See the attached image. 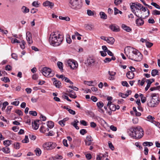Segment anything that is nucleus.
<instances>
[{
    "label": "nucleus",
    "instance_id": "f257e3e1",
    "mask_svg": "<svg viewBox=\"0 0 160 160\" xmlns=\"http://www.w3.org/2000/svg\"><path fill=\"white\" fill-rule=\"evenodd\" d=\"M125 53L128 58L132 60L140 61L142 59V55L137 49L131 47H127L124 49Z\"/></svg>",
    "mask_w": 160,
    "mask_h": 160
},
{
    "label": "nucleus",
    "instance_id": "f03ea898",
    "mask_svg": "<svg viewBox=\"0 0 160 160\" xmlns=\"http://www.w3.org/2000/svg\"><path fill=\"white\" fill-rule=\"evenodd\" d=\"M62 41V37L58 33H52L49 37V42L51 45L53 46L59 45Z\"/></svg>",
    "mask_w": 160,
    "mask_h": 160
},
{
    "label": "nucleus",
    "instance_id": "7ed1b4c3",
    "mask_svg": "<svg viewBox=\"0 0 160 160\" xmlns=\"http://www.w3.org/2000/svg\"><path fill=\"white\" fill-rule=\"evenodd\" d=\"M130 132L132 133H129V135L132 136L133 138L138 139L141 138L143 136L144 131L140 127H133L130 129Z\"/></svg>",
    "mask_w": 160,
    "mask_h": 160
},
{
    "label": "nucleus",
    "instance_id": "20e7f679",
    "mask_svg": "<svg viewBox=\"0 0 160 160\" xmlns=\"http://www.w3.org/2000/svg\"><path fill=\"white\" fill-rule=\"evenodd\" d=\"M150 98V100L147 101L148 105L151 107L157 106L159 102V98L157 94L156 93L152 94Z\"/></svg>",
    "mask_w": 160,
    "mask_h": 160
},
{
    "label": "nucleus",
    "instance_id": "39448f33",
    "mask_svg": "<svg viewBox=\"0 0 160 160\" xmlns=\"http://www.w3.org/2000/svg\"><path fill=\"white\" fill-rule=\"evenodd\" d=\"M130 8L132 12L138 10H142V11L145 12L146 11V8L143 7L142 5L138 2L132 3L130 4Z\"/></svg>",
    "mask_w": 160,
    "mask_h": 160
},
{
    "label": "nucleus",
    "instance_id": "423d86ee",
    "mask_svg": "<svg viewBox=\"0 0 160 160\" xmlns=\"http://www.w3.org/2000/svg\"><path fill=\"white\" fill-rule=\"evenodd\" d=\"M69 6L72 9L78 10L82 7L80 0H69Z\"/></svg>",
    "mask_w": 160,
    "mask_h": 160
},
{
    "label": "nucleus",
    "instance_id": "0eeeda50",
    "mask_svg": "<svg viewBox=\"0 0 160 160\" xmlns=\"http://www.w3.org/2000/svg\"><path fill=\"white\" fill-rule=\"evenodd\" d=\"M41 72L44 76L48 78L52 77L54 75L51 69L47 67L43 68L41 70Z\"/></svg>",
    "mask_w": 160,
    "mask_h": 160
},
{
    "label": "nucleus",
    "instance_id": "6e6552de",
    "mask_svg": "<svg viewBox=\"0 0 160 160\" xmlns=\"http://www.w3.org/2000/svg\"><path fill=\"white\" fill-rule=\"evenodd\" d=\"M56 146V144L52 142H46L43 145L44 149L48 150H51L55 148Z\"/></svg>",
    "mask_w": 160,
    "mask_h": 160
},
{
    "label": "nucleus",
    "instance_id": "1a4fd4ad",
    "mask_svg": "<svg viewBox=\"0 0 160 160\" xmlns=\"http://www.w3.org/2000/svg\"><path fill=\"white\" fill-rule=\"evenodd\" d=\"M67 64L70 68L72 69H75L78 66V64L74 60H69L67 61Z\"/></svg>",
    "mask_w": 160,
    "mask_h": 160
},
{
    "label": "nucleus",
    "instance_id": "9d476101",
    "mask_svg": "<svg viewBox=\"0 0 160 160\" xmlns=\"http://www.w3.org/2000/svg\"><path fill=\"white\" fill-rule=\"evenodd\" d=\"M26 37L27 40L29 44L32 43L33 41L32 39V35L31 32H27L26 33Z\"/></svg>",
    "mask_w": 160,
    "mask_h": 160
},
{
    "label": "nucleus",
    "instance_id": "9b49d317",
    "mask_svg": "<svg viewBox=\"0 0 160 160\" xmlns=\"http://www.w3.org/2000/svg\"><path fill=\"white\" fill-rule=\"evenodd\" d=\"M42 5L44 7L49 6L51 8H52L54 5L53 3L50 2V1L48 0L44 2Z\"/></svg>",
    "mask_w": 160,
    "mask_h": 160
},
{
    "label": "nucleus",
    "instance_id": "f8f14e48",
    "mask_svg": "<svg viewBox=\"0 0 160 160\" xmlns=\"http://www.w3.org/2000/svg\"><path fill=\"white\" fill-rule=\"evenodd\" d=\"M109 28L113 32H118L120 31L119 27L115 24H112L109 26Z\"/></svg>",
    "mask_w": 160,
    "mask_h": 160
},
{
    "label": "nucleus",
    "instance_id": "ddd939ff",
    "mask_svg": "<svg viewBox=\"0 0 160 160\" xmlns=\"http://www.w3.org/2000/svg\"><path fill=\"white\" fill-rule=\"evenodd\" d=\"M144 21L142 18H138L136 21V23L138 26H142L144 24Z\"/></svg>",
    "mask_w": 160,
    "mask_h": 160
},
{
    "label": "nucleus",
    "instance_id": "4468645a",
    "mask_svg": "<svg viewBox=\"0 0 160 160\" xmlns=\"http://www.w3.org/2000/svg\"><path fill=\"white\" fill-rule=\"evenodd\" d=\"M142 10H138L133 12L136 16L138 18H142Z\"/></svg>",
    "mask_w": 160,
    "mask_h": 160
},
{
    "label": "nucleus",
    "instance_id": "2eb2a0df",
    "mask_svg": "<svg viewBox=\"0 0 160 160\" xmlns=\"http://www.w3.org/2000/svg\"><path fill=\"white\" fill-rule=\"evenodd\" d=\"M39 121V120L37 121H34L33 122H32V127L35 130H37L38 129L39 125L38 123V122Z\"/></svg>",
    "mask_w": 160,
    "mask_h": 160
},
{
    "label": "nucleus",
    "instance_id": "dca6fc26",
    "mask_svg": "<svg viewBox=\"0 0 160 160\" xmlns=\"http://www.w3.org/2000/svg\"><path fill=\"white\" fill-rule=\"evenodd\" d=\"M127 77L129 79H133L134 77V74L132 72H128L126 73Z\"/></svg>",
    "mask_w": 160,
    "mask_h": 160
},
{
    "label": "nucleus",
    "instance_id": "f3484780",
    "mask_svg": "<svg viewBox=\"0 0 160 160\" xmlns=\"http://www.w3.org/2000/svg\"><path fill=\"white\" fill-rule=\"evenodd\" d=\"M107 42L109 44L112 45L115 42V39L112 37H109L107 38Z\"/></svg>",
    "mask_w": 160,
    "mask_h": 160
},
{
    "label": "nucleus",
    "instance_id": "a211bd4d",
    "mask_svg": "<svg viewBox=\"0 0 160 160\" xmlns=\"http://www.w3.org/2000/svg\"><path fill=\"white\" fill-rule=\"evenodd\" d=\"M122 28L124 30L126 31L127 32H130L131 30V29L128 26H127L125 24H122Z\"/></svg>",
    "mask_w": 160,
    "mask_h": 160
},
{
    "label": "nucleus",
    "instance_id": "6ab92c4d",
    "mask_svg": "<svg viewBox=\"0 0 160 160\" xmlns=\"http://www.w3.org/2000/svg\"><path fill=\"white\" fill-rule=\"evenodd\" d=\"M95 62V60L91 58H89L87 60V63L88 65H94V63Z\"/></svg>",
    "mask_w": 160,
    "mask_h": 160
},
{
    "label": "nucleus",
    "instance_id": "aec40b11",
    "mask_svg": "<svg viewBox=\"0 0 160 160\" xmlns=\"http://www.w3.org/2000/svg\"><path fill=\"white\" fill-rule=\"evenodd\" d=\"M99 15L100 16V18L102 19L105 20L107 18V15L104 12H100L99 13Z\"/></svg>",
    "mask_w": 160,
    "mask_h": 160
},
{
    "label": "nucleus",
    "instance_id": "412c9836",
    "mask_svg": "<svg viewBox=\"0 0 160 160\" xmlns=\"http://www.w3.org/2000/svg\"><path fill=\"white\" fill-rule=\"evenodd\" d=\"M1 150L5 153H8L10 152V148L7 147L2 148Z\"/></svg>",
    "mask_w": 160,
    "mask_h": 160
},
{
    "label": "nucleus",
    "instance_id": "4be33fe9",
    "mask_svg": "<svg viewBox=\"0 0 160 160\" xmlns=\"http://www.w3.org/2000/svg\"><path fill=\"white\" fill-rule=\"evenodd\" d=\"M84 27L86 30H91L93 28L94 26L92 24H86Z\"/></svg>",
    "mask_w": 160,
    "mask_h": 160
},
{
    "label": "nucleus",
    "instance_id": "5701e85b",
    "mask_svg": "<svg viewBox=\"0 0 160 160\" xmlns=\"http://www.w3.org/2000/svg\"><path fill=\"white\" fill-rule=\"evenodd\" d=\"M79 121L77 120L76 119L73 122H72L71 124L76 129L78 130L79 129V128L77 126V123Z\"/></svg>",
    "mask_w": 160,
    "mask_h": 160
},
{
    "label": "nucleus",
    "instance_id": "b1692460",
    "mask_svg": "<svg viewBox=\"0 0 160 160\" xmlns=\"http://www.w3.org/2000/svg\"><path fill=\"white\" fill-rule=\"evenodd\" d=\"M57 66L60 69V71L61 72H63V64L62 63L60 62H57Z\"/></svg>",
    "mask_w": 160,
    "mask_h": 160
},
{
    "label": "nucleus",
    "instance_id": "393cba45",
    "mask_svg": "<svg viewBox=\"0 0 160 160\" xmlns=\"http://www.w3.org/2000/svg\"><path fill=\"white\" fill-rule=\"evenodd\" d=\"M53 84L57 88H61V83L60 81L58 80L55 81Z\"/></svg>",
    "mask_w": 160,
    "mask_h": 160
},
{
    "label": "nucleus",
    "instance_id": "a878e982",
    "mask_svg": "<svg viewBox=\"0 0 160 160\" xmlns=\"http://www.w3.org/2000/svg\"><path fill=\"white\" fill-rule=\"evenodd\" d=\"M153 144L152 142H145L143 143L142 145L143 146L146 147V146H149L150 147L152 146Z\"/></svg>",
    "mask_w": 160,
    "mask_h": 160
},
{
    "label": "nucleus",
    "instance_id": "bb28decb",
    "mask_svg": "<svg viewBox=\"0 0 160 160\" xmlns=\"http://www.w3.org/2000/svg\"><path fill=\"white\" fill-rule=\"evenodd\" d=\"M12 142V141L10 140H7L3 141V144L8 147L10 145Z\"/></svg>",
    "mask_w": 160,
    "mask_h": 160
},
{
    "label": "nucleus",
    "instance_id": "cd10ccee",
    "mask_svg": "<svg viewBox=\"0 0 160 160\" xmlns=\"http://www.w3.org/2000/svg\"><path fill=\"white\" fill-rule=\"evenodd\" d=\"M22 12L24 13H26L29 12V10L25 6H23L21 8Z\"/></svg>",
    "mask_w": 160,
    "mask_h": 160
},
{
    "label": "nucleus",
    "instance_id": "c85d7f7f",
    "mask_svg": "<svg viewBox=\"0 0 160 160\" xmlns=\"http://www.w3.org/2000/svg\"><path fill=\"white\" fill-rule=\"evenodd\" d=\"M60 19L65 20L67 21H69L70 20V18L68 17H63L61 16L59 17Z\"/></svg>",
    "mask_w": 160,
    "mask_h": 160
},
{
    "label": "nucleus",
    "instance_id": "c756f323",
    "mask_svg": "<svg viewBox=\"0 0 160 160\" xmlns=\"http://www.w3.org/2000/svg\"><path fill=\"white\" fill-rule=\"evenodd\" d=\"M47 125L48 127L51 128H52L54 126L53 122L52 121H48Z\"/></svg>",
    "mask_w": 160,
    "mask_h": 160
},
{
    "label": "nucleus",
    "instance_id": "7c9ffc66",
    "mask_svg": "<svg viewBox=\"0 0 160 160\" xmlns=\"http://www.w3.org/2000/svg\"><path fill=\"white\" fill-rule=\"evenodd\" d=\"M147 120L150 122H153L155 121L153 120L155 119V118L151 115H149L147 117Z\"/></svg>",
    "mask_w": 160,
    "mask_h": 160
},
{
    "label": "nucleus",
    "instance_id": "2f4dec72",
    "mask_svg": "<svg viewBox=\"0 0 160 160\" xmlns=\"http://www.w3.org/2000/svg\"><path fill=\"white\" fill-rule=\"evenodd\" d=\"M116 105L114 104H112L109 105V108L112 111H115L116 110Z\"/></svg>",
    "mask_w": 160,
    "mask_h": 160
},
{
    "label": "nucleus",
    "instance_id": "473e14b6",
    "mask_svg": "<svg viewBox=\"0 0 160 160\" xmlns=\"http://www.w3.org/2000/svg\"><path fill=\"white\" fill-rule=\"evenodd\" d=\"M97 105L99 108L101 109L103 107L104 104L102 102L100 101L97 103Z\"/></svg>",
    "mask_w": 160,
    "mask_h": 160
},
{
    "label": "nucleus",
    "instance_id": "72a5a7b5",
    "mask_svg": "<svg viewBox=\"0 0 160 160\" xmlns=\"http://www.w3.org/2000/svg\"><path fill=\"white\" fill-rule=\"evenodd\" d=\"M119 13H120L121 14H122V12L118 10L116 8H114V14L116 15Z\"/></svg>",
    "mask_w": 160,
    "mask_h": 160
},
{
    "label": "nucleus",
    "instance_id": "f704fd0d",
    "mask_svg": "<svg viewBox=\"0 0 160 160\" xmlns=\"http://www.w3.org/2000/svg\"><path fill=\"white\" fill-rule=\"evenodd\" d=\"M1 80L5 82H10L9 79L8 77H4L1 78Z\"/></svg>",
    "mask_w": 160,
    "mask_h": 160
},
{
    "label": "nucleus",
    "instance_id": "c9c22d12",
    "mask_svg": "<svg viewBox=\"0 0 160 160\" xmlns=\"http://www.w3.org/2000/svg\"><path fill=\"white\" fill-rule=\"evenodd\" d=\"M40 3H38V1H34L32 3V5L33 6H34L35 7L37 8L38 7L40 4Z\"/></svg>",
    "mask_w": 160,
    "mask_h": 160
},
{
    "label": "nucleus",
    "instance_id": "e433bc0d",
    "mask_svg": "<svg viewBox=\"0 0 160 160\" xmlns=\"http://www.w3.org/2000/svg\"><path fill=\"white\" fill-rule=\"evenodd\" d=\"M35 152H36V154L37 156H39L41 153L40 149L38 148L35 150Z\"/></svg>",
    "mask_w": 160,
    "mask_h": 160
},
{
    "label": "nucleus",
    "instance_id": "4c0bfd02",
    "mask_svg": "<svg viewBox=\"0 0 160 160\" xmlns=\"http://www.w3.org/2000/svg\"><path fill=\"white\" fill-rule=\"evenodd\" d=\"M158 71V70L156 69H153L152 71L151 74L152 76H155L157 74Z\"/></svg>",
    "mask_w": 160,
    "mask_h": 160
},
{
    "label": "nucleus",
    "instance_id": "58836bf2",
    "mask_svg": "<svg viewBox=\"0 0 160 160\" xmlns=\"http://www.w3.org/2000/svg\"><path fill=\"white\" fill-rule=\"evenodd\" d=\"M160 89V86H158L156 87H154L151 88L150 90L151 91H152L155 90H159Z\"/></svg>",
    "mask_w": 160,
    "mask_h": 160
},
{
    "label": "nucleus",
    "instance_id": "ea45409f",
    "mask_svg": "<svg viewBox=\"0 0 160 160\" xmlns=\"http://www.w3.org/2000/svg\"><path fill=\"white\" fill-rule=\"evenodd\" d=\"M14 148L16 149H18L20 148V143L16 142L14 144Z\"/></svg>",
    "mask_w": 160,
    "mask_h": 160
},
{
    "label": "nucleus",
    "instance_id": "a19ab883",
    "mask_svg": "<svg viewBox=\"0 0 160 160\" xmlns=\"http://www.w3.org/2000/svg\"><path fill=\"white\" fill-rule=\"evenodd\" d=\"M8 103L7 102H4L2 104V111L4 110L6 107V106L8 105Z\"/></svg>",
    "mask_w": 160,
    "mask_h": 160
},
{
    "label": "nucleus",
    "instance_id": "79ce46f5",
    "mask_svg": "<svg viewBox=\"0 0 160 160\" xmlns=\"http://www.w3.org/2000/svg\"><path fill=\"white\" fill-rule=\"evenodd\" d=\"M66 41L69 44L71 43L72 42V40L70 38V36L69 35L67 36L66 38Z\"/></svg>",
    "mask_w": 160,
    "mask_h": 160
},
{
    "label": "nucleus",
    "instance_id": "37998d69",
    "mask_svg": "<svg viewBox=\"0 0 160 160\" xmlns=\"http://www.w3.org/2000/svg\"><path fill=\"white\" fill-rule=\"evenodd\" d=\"M152 14L154 15L160 14V11L156 10L152 11Z\"/></svg>",
    "mask_w": 160,
    "mask_h": 160
},
{
    "label": "nucleus",
    "instance_id": "c03bdc74",
    "mask_svg": "<svg viewBox=\"0 0 160 160\" xmlns=\"http://www.w3.org/2000/svg\"><path fill=\"white\" fill-rule=\"evenodd\" d=\"M29 113L30 114L34 116H36L37 115V113L35 111H30Z\"/></svg>",
    "mask_w": 160,
    "mask_h": 160
},
{
    "label": "nucleus",
    "instance_id": "a18cd8bd",
    "mask_svg": "<svg viewBox=\"0 0 160 160\" xmlns=\"http://www.w3.org/2000/svg\"><path fill=\"white\" fill-rule=\"evenodd\" d=\"M151 5L155 7L156 8L160 9V6L155 2H152Z\"/></svg>",
    "mask_w": 160,
    "mask_h": 160
},
{
    "label": "nucleus",
    "instance_id": "49530a36",
    "mask_svg": "<svg viewBox=\"0 0 160 160\" xmlns=\"http://www.w3.org/2000/svg\"><path fill=\"white\" fill-rule=\"evenodd\" d=\"M12 106H8V107L6 111L7 113L9 114L10 113V111L12 108Z\"/></svg>",
    "mask_w": 160,
    "mask_h": 160
},
{
    "label": "nucleus",
    "instance_id": "de8ad7c7",
    "mask_svg": "<svg viewBox=\"0 0 160 160\" xmlns=\"http://www.w3.org/2000/svg\"><path fill=\"white\" fill-rule=\"evenodd\" d=\"M87 13L89 16H93L94 15V12L91 10L88 9L87 10Z\"/></svg>",
    "mask_w": 160,
    "mask_h": 160
},
{
    "label": "nucleus",
    "instance_id": "09e8293b",
    "mask_svg": "<svg viewBox=\"0 0 160 160\" xmlns=\"http://www.w3.org/2000/svg\"><path fill=\"white\" fill-rule=\"evenodd\" d=\"M122 1V0H114V3L116 5H118L121 4Z\"/></svg>",
    "mask_w": 160,
    "mask_h": 160
},
{
    "label": "nucleus",
    "instance_id": "8fccbe9b",
    "mask_svg": "<svg viewBox=\"0 0 160 160\" xmlns=\"http://www.w3.org/2000/svg\"><path fill=\"white\" fill-rule=\"evenodd\" d=\"M22 142L23 143H27L29 142V139L28 138V137L27 135L25 136V138L24 140H22Z\"/></svg>",
    "mask_w": 160,
    "mask_h": 160
},
{
    "label": "nucleus",
    "instance_id": "3c124183",
    "mask_svg": "<svg viewBox=\"0 0 160 160\" xmlns=\"http://www.w3.org/2000/svg\"><path fill=\"white\" fill-rule=\"evenodd\" d=\"M108 146H109L110 148L112 150H113L114 149V148L113 146V145L112 144V143L111 142H108Z\"/></svg>",
    "mask_w": 160,
    "mask_h": 160
},
{
    "label": "nucleus",
    "instance_id": "603ef678",
    "mask_svg": "<svg viewBox=\"0 0 160 160\" xmlns=\"http://www.w3.org/2000/svg\"><path fill=\"white\" fill-rule=\"evenodd\" d=\"M122 84L123 86H126L127 87H129V85L126 81H122Z\"/></svg>",
    "mask_w": 160,
    "mask_h": 160
},
{
    "label": "nucleus",
    "instance_id": "864d4df0",
    "mask_svg": "<svg viewBox=\"0 0 160 160\" xmlns=\"http://www.w3.org/2000/svg\"><path fill=\"white\" fill-rule=\"evenodd\" d=\"M12 42L13 43H20V41H19V40H18V39H17L16 38L12 39Z\"/></svg>",
    "mask_w": 160,
    "mask_h": 160
},
{
    "label": "nucleus",
    "instance_id": "5fc2aeb1",
    "mask_svg": "<svg viewBox=\"0 0 160 160\" xmlns=\"http://www.w3.org/2000/svg\"><path fill=\"white\" fill-rule=\"evenodd\" d=\"M87 132V131L85 129H82L80 130V133L82 135H84Z\"/></svg>",
    "mask_w": 160,
    "mask_h": 160
},
{
    "label": "nucleus",
    "instance_id": "6e6d98bb",
    "mask_svg": "<svg viewBox=\"0 0 160 160\" xmlns=\"http://www.w3.org/2000/svg\"><path fill=\"white\" fill-rule=\"evenodd\" d=\"M68 96L71 98H75L77 97V96L76 95V94L75 93H69Z\"/></svg>",
    "mask_w": 160,
    "mask_h": 160
},
{
    "label": "nucleus",
    "instance_id": "4d7b16f0",
    "mask_svg": "<svg viewBox=\"0 0 160 160\" xmlns=\"http://www.w3.org/2000/svg\"><path fill=\"white\" fill-rule=\"evenodd\" d=\"M22 44L20 45V47L22 49H24L25 48V42L24 41L22 40Z\"/></svg>",
    "mask_w": 160,
    "mask_h": 160
},
{
    "label": "nucleus",
    "instance_id": "13d9d810",
    "mask_svg": "<svg viewBox=\"0 0 160 160\" xmlns=\"http://www.w3.org/2000/svg\"><path fill=\"white\" fill-rule=\"evenodd\" d=\"M38 75L37 74H33L32 76V78L34 80H37L38 78Z\"/></svg>",
    "mask_w": 160,
    "mask_h": 160
},
{
    "label": "nucleus",
    "instance_id": "bf43d9fd",
    "mask_svg": "<svg viewBox=\"0 0 160 160\" xmlns=\"http://www.w3.org/2000/svg\"><path fill=\"white\" fill-rule=\"evenodd\" d=\"M11 56L12 58L16 60H18V56L15 53H12V54Z\"/></svg>",
    "mask_w": 160,
    "mask_h": 160
},
{
    "label": "nucleus",
    "instance_id": "052dcab7",
    "mask_svg": "<svg viewBox=\"0 0 160 160\" xmlns=\"http://www.w3.org/2000/svg\"><path fill=\"white\" fill-rule=\"evenodd\" d=\"M15 112L17 114H18L19 116L22 115V112L20 110H16L15 111Z\"/></svg>",
    "mask_w": 160,
    "mask_h": 160
},
{
    "label": "nucleus",
    "instance_id": "680f3d73",
    "mask_svg": "<svg viewBox=\"0 0 160 160\" xmlns=\"http://www.w3.org/2000/svg\"><path fill=\"white\" fill-rule=\"evenodd\" d=\"M108 74L109 75L111 76L114 77V76L115 75L116 73L115 72H114L113 71H108Z\"/></svg>",
    "mask_w": 160,
    "mask_h": 160
},
{
    "label": "nucleus",
    "instance_id": "e2e57ef3",
    "mask_svg": "<svg viewBox=\"0 0 160 160\" xmlns=\"http://www.w3.org/2000/svg\"><path fill=\"white\" fill-rule=\"evenodd\" d=\"M80 122L81 123V124H82L84 126H87L88 125L87 122L85 120H81L80 121Z\"/></svg>",
    "mask_w": 160,
    "mask_h": 160
},
{
    "label": "nucleus",
    "instance_id": "0e129e2a",
    "mask_svg": "<svg viewBox=\"0 0 160 160\" xmlns=\"http://www.w3.org/2000/svg\"><path fill=\"white\" fill-rule=\"evenodd\" d=\"M29 138L32 140H34L36 138V137L35 136L31 134L29 135Z\"/></svg>",
    "mask_w": 160,
    "mask_h": 160
},
{
    "label": "nucleus",
    "instance_id": "69168bd1",
    "mask_svg": "<svg viewBox=\"0 0 160 160\" xmlns=\"http://www.w3.org/2000/svg\"><path fill=\"white\" fill-rule=\"evenodd\" d=\"M62 97L64 99H66L68 101H69V102L71 101V100L70 99H69L68 97L67 96L65 95H62Z\"/></svg>",
    "mask_w": 160,
    "mask_h": 160
},
{
    "label": "nucleus",
    "instance_id": "338daca9",
    "mask_svg": "<svg viewBox=\"0 0 160 160\" xmlns=\"http://www.w3.org/2000/svg\"><path fill=\"white\" fill-rule=\"evenodd\" d=\"M146 45L148 48H150L153 45V43L149 42H147L146 43Z\"/></svg>",
    "mask_w": 160,
    "mask_h": 160
},
{
    "label": "nucleus",
    "instance_id": "774afa93",
    "mask_svg": "<svg viewBox=\"0 0 160 160\" xmlns=\"http://www.w3.org/2000/svg\"><path fill=\"white\" fill-rule=\"evenodd\" d=\"M110 129L113 131H116L117 130V128L113 125H111L110 127Z\"/></svg>",
    "mask_w": 160,
    "mask_h": 160
}]
</instances>
